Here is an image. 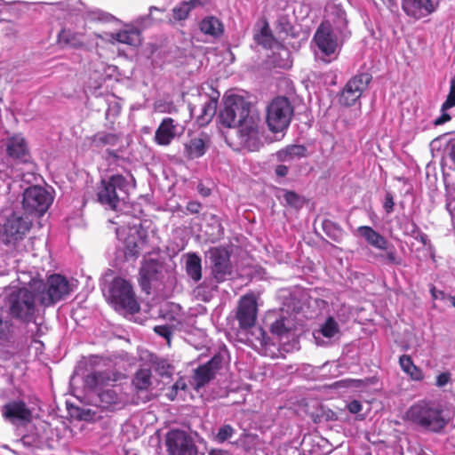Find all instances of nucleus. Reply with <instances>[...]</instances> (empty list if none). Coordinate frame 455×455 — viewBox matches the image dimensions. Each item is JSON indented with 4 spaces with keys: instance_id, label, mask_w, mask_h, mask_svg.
Listing matches in <instances>:
<instances>
[{
    "instance_id": "6e6d98bb",
    "label": "nucleus",
    "mask_w": 455,
    "mask_h": 455,
    "mask_svg": "<svg viewBox=\"0 0 455 455\" xmlns=\"http://www.w3.org/2000/svg\"><path fill=\"white\" fill-rule=\"evenodd\" d=\"M150 20V15H144L137 18L132 27L139 28L140 31L145 28L146 23Z\"/></svg>"
},
{
    "instance_id": "e2e57ef3",
    "label": "nucleus",
    "mask_w": 455,
    "mask_h": 455,
    "mask_svg": "<svg viewBox=\"0 0 455 455\" xmlns=\"http://www.w3.org/2000/svg\"><path fill=\"white\" fill-rule=\"evenodd\" d=\"M431 294L434 299H444L443 291H436L435 288L431 289Z\"/></svg>"
},
{
    "instance_id": "4468645a",
    "label": "nucleus",
    "mask_w": 455,
    "mask_h": 455,
    "mask_svg": "<svg viewBox=\"0 0 455 455\" xmlns=\"http://www.w3.org/2000/svg\"><path fill=\"white\" fill-rule=\"evenodd\" d=\"M212 275L217 283H223L233 275V267L228 251L223 248L210 250Z\"/></svg>"
},
{
    "instance_id": "473e14b6",
    "label": "nucleus",
    "mask_w": 455,
    "mask_h": 455,
    "mask_svg": "<svg viewBox=\"0 0 455 455\" xmlns=\"http://www.w3.org/2000/svg\"><path fill=\"white\" fill-rule=\"evenodd\" d=\"M307 149L303 145H289L275 153L279 162H289L307 156Z\"/></svg>"
},
{
    "instance_id": "2f4dec72",
    "label": "nucleus",
    "mask_w": 455,
    "mask_h": 455,
    "mask_svg": "<svg viewBox=\"0 0 455 455\" xmlns=\"http://www.w3.org/2000/svg\"><path fill=\"white\" fill-rule=\"evenodd\" d=\"M200 31L212 38L220 37L224 32L222 22L214 16H206L199 23Z\"/></svg>"
},
{
    "instance_id": "37998d69",
    "label": "nucleus",
    "mask_w": 455,
    "mask_h": 455,
    "mask_svg": "<svg viewBox=\"0 0 455 455\" xmlns=\"http://www.w3.org/2000/svg\"><path fill=\"white\" fill-rule=\"evenodd\" d=\"M59 41L60 43L61 44H67V45H71V46H77L80 42H78L76 38V35L73 34L70 30L68 29H62L60 33H59Z\"/></svg>"
},
{
    "instance_id": "c756f323",
    "label": "nucleus",
    "mask_w": 455,
    "mask_h": 455,
    "mask_svg": "<svg viewBox=\"0 0 455 455\" xmlns=\"http://www.w3.org/2000/svg\"><path fill=\"white\" fill-rule=\"evenodd\" d=\"M185 269L187 275L197 283L202 279V259L196 252H188L184 255Z\"/></svg>"
},
{
    "instance_id": "1a4fd4ad",
    "label": "nucleus",
    "mask_w": 455,
    "mask_h": 455,
    "mask_svg": "<svg viewBox=\"0 0 455 455\" xmlns=\"http://www.w3.org/2000/svg\"><path fill=\"white\" fill-rule=\"evenodd\" d=\"M116 379L109 371H92L84 378L86 387L98 392L100 400L106 404L116 403L118 400L116 392L112 388L103 389L110 383L115 382Z\"/></svg>"
},
{
    "instance_id": "c85d7f7f",
    "label": "nucleus",
    "mask_w": 455,
    "mask_h": 455,
    "mask_svg": "<svg viewBox=\"0 0 455 455\" xmlns=\"http://www.w3.org/2000/svg\"><path fill=\"white\" fill-rule=\"evenodd\" d=\"M111 38L118 43L132 47L140 46L142 41L140 30L130 25H126L124 29L112 34Z\"/></svg>"
},
{
    "instance_id": "338daca9",
    "label": "nucleus",
    "mask_w": 455,
    "mask_h": 455,
    "mask_svg": "<svg viewBox=\"0 0 455 455\" xmlns=\"http://www.w3.org/2000/svg\"><path fill=\"white\" fill-rule=\"evenodd\" d=\"M153 10H158V9L156 7H155V6H151L149 11L152 12Z\"/></svg>"
},
{
    "instance_id": "2eb2a0df",
    "label": "nucleus",
    "mask_w": 455,
    "mask_h": 455,
    "mask_svg": "<svg viewBox=\"0 0 455 455\" xmlns=\"http://www.w3.org/2000/svg\"><path fill=\"white\" fill-rule=\"evenodd\" d=\"M166 446L170 455H197L192 438L184 431L172 429L166 435Z\"/></svg>"
},
{
    "instance_id": "a18cd8bd",
    "label": "nucleus",
    "mask_w": 455,
    "mask_h": 455,
    "mask_svg": "<svg viewBox=\"0 0 455 455\" xmlns=\"http://www.w3.org/2000/svg\"><path fill=\"white\" fill-rule=\"evenodd\" d=\"M89 19L92 20L109 22L114 19V16L100 10H94L89 12Z\"/></svg>"
},
{
    "instance_id": "13d9d810",
    "label": "nucleus",
    "mask_w": 455,
    "mask_h": 455,
    "mask_svg": "<svg viewBox=\"0 0 455 455\" xmlns=\"http://www.w3.org/2000/svg\"><path fill=\"white\" fill-rule=\"evenodd\" d=\"M177 392L185 391L187 388V382L184 378H179V379L172 385Z\"/></svg>"
},
{
    "instance_id": "4c0bfd02",
    "label": "nucleus",
    "mask_w": 455,
    "mask_h": 455,
    "mask_svg": "<svg viewBox=\"0 0 455 455\" xmlns=\"http://www.w3.org/2000/svg\"><path fill=\"white\" fill-rule=\"evenodd\" d=\"M205 140L201 137L192 138L186 145L185 150L187 156L190 159H196L203 156L206 152Z\"/></svg>"
},
{
    "instance_id": "7c9ffc66",
    "label": "nucleus",
    "mask_w": 455,
    "mask_h": 455,
    "mask_svg": "<svg viewBox=\"0 0 455 455\" xmlns=\"http://www.w3.org/2000/svg\"><path fill=\"white\" fill-rule=\"evenodd\" d=\"M159 272L157 261L150 259L145 261L140 269V282L142 290L150 289V282L156 279Z\"/></svg>"
},
{
    "instance_id": "423d86ee",
    "label": "nucleus",
    "mask_w": 455,
    "mask_h": 455,
    "mask_svg": "<svg viewBox=\"0 0 455 455\" xmlns=\"http://www.w3.org/2000/svg\"><path fill=\"white\" fill-rule=\"evenodd\" d=\"M4 215L5 220L2 225L3 241L6 244H15L26 236L32 220L28 216L24 217L20 212L12 210H5Z\"/></svg>"
},
{
    "instance_id": "6ab92c4d",
    "label": "nucleus",
    "mask_w": 455,
    "mask_h": 455,
    "mask_svg": "<svg viewBox=\"0 0 455 455\" xmlns=\"http://www.w3.org/2000/svg\"><path fill=\"white\" fill-rule=\"evenodd\" d=\"M182 132L183 128L179 125L178 122L171 117H165L156 129L154 140L157 145L168 146Z\"/></svg>"
},
{
    "instance_id": "0eeeda50",
    "label": "nucleus",
    "mask_w": 455,
    "mask_h": 455,
    "mask_svg": "<svg viewBox=\"0 0 455 455\" xmlns=\"http://www.w3.org/2000/svg\"><path fill=\"white\" fill-rule=\"evenodd\" d=\"M108 292L109 299L116 308L125 309L130 313L140 310L132 286L125 279L116 277L109 284Z\"/></svg>"
},
{
    "instance_id": "bb28decb",
    "label": "nucleus",
    "mask_w": 455,
    "mask_h": 455,
    "mask_svg": "<svg viewBox=\"0 0 455 455\" xmlns=\"http://www.w3.org/2000/svg\"><path fill=\"white\" fill-rule=\"evenodd\" d=\"M15 327L7 311L0 308V345L11 347L15 342Z\"/></svg>"
},
{
    "instance_id": "b1692460",
    "label": "nucleus",
    "mask_w": 455,
    "mask_h": 455,
    "mask_svg": "<svg viewBox=\"0 0 455 455\" xmlns=\"http://www.w3.org/2000/svg\"><path fill=\"white\" fill-rule=\"evenodd\" d=\"M120 138L117 134L107 132H99L92 138V145L97 148H107L106 153L111 158H117L118 154L113 148L118 144Z\"/></svg>"
},
{
    "instance_id": "9d476101",
    "label": "nucleus",
    "mask_w": 455,
    "mask_h": 455,
    "mask_svg": "<svg viewBox=\"0 0 455 455\" xmlns=\"http://www.w3.org/2000/svg\"><path fill=\"white\" fill-rule=\"evenodd\" d=\"M40 296L41 303L49 307L63 299L73 291L72 283L63 275L54 274L48 277Z\"/></svg>"
},
{
    "instance_id": "a878e982",
    "label": "nucleus",
    "mask_w": 455,
    "mask_h": 455,
    "mask_svg": "<svg viewBox=\"0 0 455 455\" xmlns=\"http://www.w3.org/2000/svg\"><path fill=\"white\" fill-rule=\"evenodd\" d=\"M339 331L338 323L333 317H328L319 330L314 331V339L316 345L327 346L331 343L332 338H334Z\"/></svg>"
},
{
    "instance_id": "4d7b16f0",
    "label": "nucleus",
    "mask_w": 455,
    "mask_h": 455,
    "mask_svg": "<svg viewBox=\"0 0 455 455\" xmlns=\"http://www.w3.org/2000/svg\"><path fill=\"white\" fill-rule=\"evenodd\" d=\"M52 5L55 6L57 10H60L61 12H72L73 11H75L72 4L68 1L52 4Z\"/></svg>"
},
{
    "instance_id": "79ce46f5",
    "label": "nucleus",
    "mask_w": 455,
    "mask_h": 455,
    "mask_svg": "<svg viewBox=\"0 0 455 455\" xmlns=\"http://www.w3.org/2000/svg\"><path fill=\"white\" fill-rule=\"evenodd\" d=\"M283 198L285 204L293 208H300L303 205L302 198L293 191L283 190Z\"/></svg>"
},
{
    "instance_id": "412c9836",
    "label": "nucleus",
    "mask_w": 455,
    "mask_h": 455,
    "mask_svg": "<svg viewBox=\"0 0 455 455\" xmlns=\"http://www.w3.org/2000/svg\"><path fill=\"white\" fill-rule=\"evenodd\" d=\"M6 154L9 157L20 162L29 158V148L26 139L20 133L8 137L5 141Z\"/></svg>"
},
{
    "instance_id": "cd10ccee",
    "label": "nucleus",
    "mask_w": 455,
    "mask_h": 455,
    "mask_svg": "<svg viewBox=\"0 0 455 455\" xmlns=\"http://www.w3.org/2000/svg\"><path fill=\"white\" fill-rule=\"evenodd\" d=\"M355 235L364 239L368 245L375 249H387V238L370 226H360Z\"/></svg>"
},
{
    "instance_id": "0e129e2a",
    "label": "nucleus",
    "mask_w": 455,
    "mask_h": 455,
    "mask_svg": "<svg viewBox=\"0 0 455 455\" xmlns=\"http://www.w3.org/2000/svg\"><path fill=\"white\" fill-rule=\"evenodd\" d=\"M198 192L203 196H208L210 195V189L209 188H204L202 186H198Z\"/></svg>"
},
{
    "instance_id": "aec40b11",
    "label": "nucleus",
    "mask_w": 455,
    "mask_h": 455,
    "mask_svg": "<svg viewBox=\"0 0 455 455\" xmlns=\"http://www.w3.org/2000/svg\"><path fill=\"white\" fill-rule=\"evenodd\" d=\"M3 416L14 424L29 422L32 417L31 411L23 401H12L2 409Z\"/></svg>"
},
{
    "instance_id": "3c124183",
    "label": "nucleus",
    "mask_w": 455,
    "mask_h": 455,
    "mask_svg": "<svg viewBox=\"0 0 455 455\" xmlns=\"http://www.w3.org/2000/svg\"><path fill=\"white\" fill-rule=\"evenodd\" d=\"M395 202L394 196L391 192H387L385 194L383 208L387 213H391L394 211Z\"/></svg>"
},
{
    "instance_id": "5701e85b",
    "label": "nucleus",
    "mask_w": 455,
    "mask_h": 455,
    "mask_svg": "<svg viewBox=\"0 0 455 455\" xmlns=\"http://www.w3.org/2000/svg\"><path fill=\"white\" fill-rule=\"evenodd\" d=\"M220 359L215 356L195 371L193 379L196 389L204 387L214 377L215 371L220 367Z\"/></svg>"
},
{
    "instance_id": "603ef678",
    "label": "nucleus",
    "mask_w": 455,
    "mask_h": 455,
    "mask_svg": "<svg viewBox=\"0 0 455 455\" xmlns=\"http://www.w3.org/2000/svg\"><path fill=\"white\" fill-rule=\"evenodd\" d=\"M202 210V204L198 201H189L186 206V211L190 214H197Z\"/></svg>"
},
{
    "instance_id": "8fccbe9b",
    "label": "nucleus",
    "mask_w": 455,
    "mask_h": 455,
    "mask_svg": "<svg viewBox=\"0 0 455 455\" xmlns=\"http://www.w3.org/2000/svg\"><path fill=\"white\" fill-rule=\"evenodd\" d=\"M12 172H13V169L10 164L0 161V179L1 180H4L7 179H11L12 176Z\"/></svg>"
},
{
    "instance_id": "39448f33",
    "label": "nucleus",
    "mask_w": 455,
    "mask_h": 455,
    "mask_svg": "<svg viewBox=\"0 0 455 455\" xmlns=\"http://www.w3.org/2000/svg\"><path fill=\"white\" fill-rule=\"evenodd\" d=\"M293 108L286 97L275 98L267 108L266 121L273 132L286 130L291 121Z\"/></svg>"
},
{
    "instance_id": "f3484780",
    "label": "nucleus",
    "mask_w": 455,
    "mask_h": 455,
    "mask_svg": "<svg viewBox=\"0 0 455 455\" xmlns=\"http://www.w3.org/2000/svg\"><path fill=\"white\" fill-rule=\"evenodd\" d=\"M236 318L242 329L247 330L254 325L257 319V301L253 295H244L241 298Z\"/></svg>"
},
{
    "instance_id": "9b49d317",
    "label": "nucleus",
    "mask_w": 455,
    "mask_h": 455,
    "mask_svg": "<svg viewBox=\"0 0 455 455\" xmlns=\"http://www.w3.org/2000/svg\"><path fill=\"white\" fill-rule=\"evenodd\" d=\"M52 201V196L45 188L32 186L24 191L22 205L28 214L42 216L49 209Z\"/></svg>"
},
{
    "instance_id": "bf43d9fd",
    "label": "nucleus",
    "mask_w": 455,
    "mask_h": 455,
    "mask_svg": "<svg viewBox=\"0 0 455 455\" xmlns=\"http://www.w3.org/2000/svg\"><path fill=\"white\" fill-rule=\"evenodd\" d=\"M177 392L185 391L187 388V382L184 378H179V379L172 385Z\"/></svg>"
},
{
    "instance_id": "58836bf2",
    "label": "nucleus",
    "mask_w": 455,
    "mask_h": 455,
    "mask_svg": "<svg viewBox=\"0 0 455 455\" xmlns=\"http://www.w3.org/2000/svg\"><path fill=\"white\" fill-rule=\"evenodd\" d=\"M254 40L258 44L266 49H273L277 44L267 24H266L259 33L255 34Z\"/></svg>"
},
{
    "instance_id": "20e7f679",
    "label": "nucleus",
    "mask_w": 455,
    "mask_h": 455,
    "mask_svg": "<svg viewBox=\"0 0 455 455\" xmlns=\"http://www.w3.org/2000/svg\"><path fill=\"white\" fill-rule=\"evenodd\" d=\"M339 33L333 28L330 21H323L317 28L314 42L315 43L321 59L325 62H331L338 56L339 42H343Z\"/></svg>"
},
{
    "instance_id": "c9c22d12",
    "label": "nucleus",
    "mask_w": 455,
    "mask_h": 455,
    "mask_svg": "<svg viewBox=\"0 0 455 455\" xmlns=\"http://www.w3.org/2000/svg\"><path fill=\"white\" fill-rule=\"evenodd\" d=\"M206 2L207 0H188L181 2L172 9L173 19L177 21L186 20L192 9L198 5H204Z\"/></svg>"
},
{
    "instance_id": "393cba45",
    "label": "nucleus",
    "mask_w": 455,
    "mask_h": 455,
    "mask_svg": "<svg viewBox=\"0 0 455 455\" xmlns=\"http://www.w3.org/2000/svg\"><path fill=\"white\" fill-rule=\"evenodd\" d=\"M259 124V118L257 116L251 115L249 112L247 117H244V120L236 125L243 142L250 143V141H254L258 139Z\"/></svg>"
},
{
    "instance_id": "dca6fc26",
    "label": "nucleus",
    "mask_w": 455,
    "mask_h": 455,
    "mask_svg": "<svg viewBox=\"0 0 455 455\" xmlns=\"http://www.w3.org/2000/svg\"><path fill=\"white\" fill-rule=\"evenodd\" d=\"M436 0H402V9L404 13L419 20L434 13L438 8Z\"/></svg>"
},
{
    "instance_id": "680f3d73",
    "label": "nucleus",
    "mask_w": 455,
    "mask_h": 455,
    "mask_svg": "<svg viewBox=\"0 0 455 455\" xmlns=\"http://www.w3.org/2000/svg\"><path fill=\"white\" fill-rule=\"evenodd\" d=\"M165 395L169 400L173 401L178 397L179 394L177 390L174 389L173 386H172L166 389Z\"/></svg>"
},
{
    "instance_id": "c03bdc74",
    "label": "nucleus",
    "mask_w": 455,
    "mask_h": 455,
    "mask_svg": "<svg viewBox=\"0 0 455 455\" xmlns=\"http://www.w3.org/2000/svg\"><path fill=\"white\" fill-rule=\"evenodd\" d=\"M121 105L116 100H108V108L106 110V118L109 120L110 118L116 117L121 112Z\"/></svg>"
},
{
    "instance_id": "e433bc0d",
    "label": "nucleus",
    "mask_w": 455,
    "mask_h": 455,
    "mask_svg": "<svg viewBox=\"0 0 455 455\" xmlns=\"http://www.w3.org/2000/svg\"><path fill=\"white\" fill-rule=\"evenodd\" d=\"M384 252L376 254L374 258L380 260L383 264L388 266H399L403 262V259L397 254L394 245L387 241V249H379Z\"/></svg>"
},
{
    "instance_id": "f03ea898",
    "label": "nucleus",
    "mask_w": 455,
    "mask_h": 455,
    "mask_svg": "<svg viewBox=\"0 0 455 455\" xmlns=\"http://www.w3.org/2000/svg\"><path fill=\"white\" fill-rule=\"evenodd\" d=\"M4 304L13 319L24 324L33 323L36 329L35 336L44 334L43 324L37 322L38 311L33 292L26 288H9L4 291ZM34 336V334H32Z\"/></svg>"
},
{
    "instance_id": "774afa93",
    "label": "nucleus",
    "mask_w": 455,
    "mask_h": 455,
    "mask_svg": "<svg viewBox=\"0 0 455 455\" xmlns=\"http://www.w3.org/2000/svg\"><path fill=\"white\" fill-rule=\"evenodd\" d=\"M2 4H3V1H2V0H0V5H2Z\"/></svg>"
},
{
    "instance_id": "a211bd4d",
    "label": "nucleus",
    "mask_w": 455,
    "mask_h": 455,
    "mask_svg": "<svg viewBox=\"0 0 455 455\" xmlns=\"http://www.w3.org/2000/svg\"><path fill=\"white\" fill-rule=\"evenodd\" d=\"M199 106H189L190 114L196 119L199 126L207 125L213 118L217 111L218 100L207 94L201 96Z\"/></svg>"
},
{
    "instance_id": "f8f14e48",
    "label": "nucleus",
    "mask_w": 455,
    "mask_h": 455,
    "mask_svg": "<svg viewBox=\"0 0 455 455\" xmlns=\"http://www.w3.org/2000/svg\"><path fill=\"white\" fill-rule=\"evenodd\" d=\"M116 233L119 239L124 238L125 256L138 257L147 238L146 231L141 228L140 224L134 222L127 228L120 226L116 228Z\"/></svg>"
},
{
    "instance_id": "a19ab883",
    "label": "nucleus",
    "mask_w": 455,
    "mask_h": 455,
    "mask_svg": "<svg viewBox=\"0 0 455 455\" xmlns=\"http://www.w3.org/2000/svg\"><path fill=\"white\" fill-rule=\"evenodd\" d=\"M235 433V430L232 426L225 424L218 429V432L215 435L214 439L217 443H222L228 440L229 438H231Z\"/></svg>"
},
{
    "instance_id": "de8ad7c7",
    "label": "nucleus",
    "mask_w": 455,
    "mask_h": 455,
    "mask_svg": "<svg viewBox=\"0 0 455 455\" xmlns=\"http://www.w3.org/2000/svg\"><path fill=\"white\" fill-rule=\"evenodd\" d=\"M347 409L352 414L356 415L357 419H363L364 416L359 414L363 410V404L358 400H352L347 403Z\"/></svg>"
},
{
    "instance_id": "49530a36",
    "label": "nucleus",
    "mask_w": 455,
    "mask_h": 455,
    "mask_svg": "<svg viewBox=\"0 0 455 455\" xmlns=\"http://www.w3.org/2000/svg\"><path fill=\"white\" fill-rule=\"evenodd\" d=\"M453 107H455V76L451 80L450 92L443 102V109H450Z\"/></svg>"
},
{
    "instance_id": "f257e3e1",
    "label": "nucleus",
    "mask_w": 455,
    "mask_h": 455,
    "mask_svg": "<svg viewBox=\"0 0 455 455\" xmlns=\"http://www.w3.org/2000/svg\"><path fill=\"white\" fill-rule=\"evenodd\" d=\"M404 419L425 431L440 433L450 421L445 406L438 400L424 398L412 403L405 412Z\"/></svg>"
},
{
    "instance_id": "864d4df0",
    "label": "nucleus",
    "mask_w": 455,
    "mask_h": 455,
    "mask_svg": "<svg viewBox=\"0 0 455 455\" xmlns=\"http://www.w3.org/2000/svg\"><path fill=\"white\" fill-rule=\"evenodd\" d=\"M156 333L159 336L165 338L167 340L170 339L172 334L171 328L167 325H157L154 328Z\"/></svg>"
},
{
    "instance_id": "7ed1b4c3",
    "label": "nucleus",
    "mask_w": 455,
    "mask_h": 455,
    "mask_svg": "<svg viewBox=\"0 0 455 455\" xmlns=\"http://www.w3.org/2000/svg\"><path fill=\"white\" fill-rule=\"evenodd\" d=\"M135 184V179L131 174L127 177L112 175L108 180L101 181L97 193L98 200L101 204L116 210L121 202H125Z\"/></svg>"
},
{
    "instance_id": "ea45409f",
    "label": "nucleus",
    "mask_w": 455,
    "mask_h": 455,
    "mask_svg": "<svg viewBox=\"0 0 455 455\" xmlns=\"http://www.w3.org/2000/svg\"><path fill=\"white\" fill-rule=\"evenodd\" d=\"M133 385L139 390H146L151 384V374L148 370H140L132 380Z\"/></svg>"
},
{
    "instance_id": "f704fd0d",
    "label": "nucleus",
    "mask_w": 455,
    "mask_h": 455,
    "mask_svg": "<svg viewBox=\"0 0 455 455\" xmlns=\"http://www.w3.org/2000/svg\"><path fill=\"white\" fill-rule=\"evenodd\" d=\"M401 369L410 376L412 380L420 381L424 379L422 370L414 364L411 357L408 355H403L399 358Z\"/></svg>"
},
{
    "instance_id": "09e8293b",
    "label": "nucleus",
    "mask_w": 455,
    "mask_h": 455,
    "mask_svg": "<svg viewBox=\"0 0 455 455\" xmlns=\"http://www.w3.org/2000/svg\"><path fill=\"white\" fill-rule=\"evenodd\" d=\"M451 381V373L444 371L436 376L435 386L437 387H443Z\"/></svg>"
},
{
    "instance_id": "69168bd1",
    "label": "nucleus",
    "mask_w": 455,
    "mask_h": 455,
    "mask_svg": "<svg viewBox=\"0 0 455 455\" xmlns=\"http://www.w3.org/2000/svg\"><path fill=\"white\" fill-rule=\"evenodd\" d=\"M448 299L450 300L451 304L455 307V294L454 295H450L448 297Z\"/></svg>"
},
{
    "instance_id": "4be33fe9",
    "label": "nucleus",
    "mask_w": 455,
    "mask_h": 455,
    "mask_svg": "<svg viewBox=\"0 0 455 455\" xmlns=\"http://www.w3.org/2000/svg\"><path fill=\"white\" fill-rule=\"evenodd\" d=\"M329 20L332 28L339 33L342 39L348 38L347 20L345 10L339 4H331L328 7Z\"/></svg>"
},
{
    "instance_id": "052dcab7",
    "label": "nucleus",
    "mask_w": 455,
    "mask_h": 455,
    "mask_svg": "<svg viewBox=\"0 0 455 455\" xmlns=\"http://www.w3.org/2000/svg\"><path fill=\"white\" fill-rule=\"evenodd\" d=\"M289 169L283 164H279L275 169V173L278 177H285L288 174Z\"/></svg>"
},
{
    "instance_id": "5fc2aeb1",
    "label": "nucleus",
    "mask_w": 455,
    "mask_h": 455,
    "mask_svg": "<svg viewBox=\"0 0 455 455\" xmlns=\"http://www.w3.org/2000/svg\"><path fill=\"white\" fill-rule=\"evenodd\" d=\"M447 110L443 109V104L441 107V116L434 121L435 125H441L451 120V116L447 113Z\"/></svg>"
},
{
    "instance_id": "6e6552de",
    "label": "nucleus",
    "mask_w": 455,
    "mask_h": 455,
    "mask_svg": "<svg viewBox=\"0 0 455 455\" xmlns=\"http://www.w3.org/2000/svg\"><path fill=\"white\" fill-rule=\"evenodd\" d=\"M250 103L242 96L228 95L224 99V107L219 118L223 126L233 128L244 120L250 112Z\"/></svg>"
},
{
    "instance_id": "ddd939ff",
    "label": "nucleus",
    "mask_w": 455,
    "mask_h": 455,
    "mask_svg": "<svg viewBox=\"0 0 455 455\" xmlns=\"http://www.w3.org/2000/svg\"><path fill=\"white\" fill-rule=\"evenodd\" d=\"M371 79L372 76L368 72L359 73L351 77L340 93L339 103L346 107L355 106L356 103L360 104L359 100Z\"/></svg>"
},
{
    "instance_id": "72a5a7b5",
    "label": "nucleus",
    "mask_w": 455,
    "mask_h": 455,
    "mask_svg": "<svg viewBox=\"0 0 455 455\" xmlns=\"http://www.w3.org/2000/svg\"><path fill=\"white\" fill-rule=\"evenodd\" d=\"M271 332L276 335L281 340L289 339L295 335L291 321L280 318L271 324Z\"/></svg>"
}]
</instances>
